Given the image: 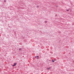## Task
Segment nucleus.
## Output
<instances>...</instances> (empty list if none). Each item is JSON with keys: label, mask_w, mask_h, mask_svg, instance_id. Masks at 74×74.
<instances>
[{"label": "nucleus", "mask_w": 74, "mask_h": 74, "mask_svg": "<svg viewBox=\"0 0 74 74\" xmlns=\"http://www.w3.org/2000/svg\"><path fill=\"white\" fill-rule=\"evenodd\" d=\"M16 63H14V65H13V66L14 67V66H16Z\"/></svg>", "instance_id": "nucleus-1"}, {"label": "nucleus", "mask_w": 74, "mask_h": 74, "mask_svg": "<svg viewBox=\"0 0 74 74\" xmlns=\"http://www.w3.org/2000/svg\"><path fill=\"white\" fill-rule=\"evenodd\" d=\"M36 58H37V59H38V58H39V56H36Z\"/></svg>", "instance_id": "nucleus-2"}, {"label": "nucleus", "mask_w": 74, "mask_h": 74, "mask_svg": "<svg viewBox=\"0 0 74 74\" xmlns=\"http://www.w3.org/2000/svg\"><path fill=\"white\" fill-rule=\"evenodd\" d=\"M50 68H51V67H50L49 68H47V70H49L50 69Z\"/></svg>", "instance_id": "nucleus-3"}, {"label": "nucleus", "mask_w": 74, "mask_h": 74, "mask_svg": "<svg viewBox=\"0 0 74 74\" xmlns=\"http://www.w3.org/2000/svg\"><path fill=\"white\" fill-rule=\"evenodd\" d=\"M21 50H22V49L21 48L19 49V51H21Z\"/></svg>", "instance_id": "nucleus-4"}, {"label": "nucleus", "mask_w": 74, "mask_h": 74, "mask_svg": "<svg viewBox=\"0 0 74 74\" xmlns=\"http://www.w3.org/2000/svg\"><path fill=\"white\" fill-rule=\"evenodd\" d=\"M52 62L53 63V62H55V61L53 60H52Z\"/></svg>", "instance_id": "nucleus-5"}, {"label": "nucleus", "mask_w": 74, "mask_h": 74, "mask_svg": "<svg viewBox=\"0 0 74 74\" xmlns=\"http://www.w3.org/2000/svg\"><path fill=\"white\" fill-rule=\"evenodd\" d=\"M67 11H69V10L67 9L66 10Z\"/></svg>", "instance_id": "nucleus-6"}, {"label": "nucleus", "mask_w": 74, "mask_h": 74, "mask_svg": "<svg viewBox=\"0 0 74 74\" xmlns=\"http://www.w3.org/2000/svg\"><path fill=\"white\" fill-rule=\"evenodd\" d=\"M4 2H6V1L5 0L4 1Z\"/></svg>", "instance_id": "nucleus-7"}, {"label": "nucleus", "mask_w": 74, "mask_h": 74, "mask_svg": "<svg viewBox=\"0 0 74 74\" xmlns=\"http://www.w3.org/2000/svg\"><path fill=\"white\" fill-rule=\"evenodd\" d=\"M45 23H47V21H45Z\"/></svg>", "instance_id": "nucleus-8"}]
</instances>
